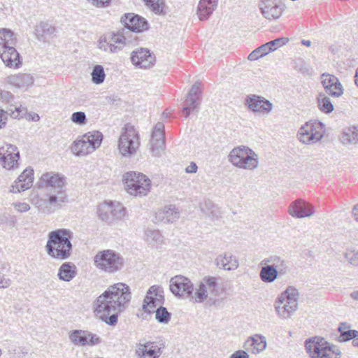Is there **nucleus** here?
<instances>
[{"mask_svg":"<svg viewBox=\"0 0 358 358\" xmlns=\"http://www.w3.org/2000/svg\"><path fill=\"white\" fill-rule=\"evenodd\" d=\"M131 299L129 287L119 282L108 287L92 303L96 317L107 324L115 326L118 315L124 311Z\"/></svg>","mask_w":358,"mask_h":358,"instance_id":"f257e3e1","label":"nucleus"},{"mask_svg":"<svg viewBox=\"0 0 358 358\" xmlns=\"http://www.w3.org/2000/svg\"><path fill=\"white\" fill-rule=\"evenodd\" d=\"M73 233L68 229L62 228L50 231L45 245L48 255L57 259H68L73 249Z\"/></svg>","mask_w":358,"mask_h":358,"instance_id":"f03ea898","label":"nucleus"},{"mask_svg":"<svg viewBox=\"0 0 358 358\" xmlns=\"http://www.w3.org/2000/svg\"><path fill=\"white\" fill-rule=\"evenodd\" d=\"M194 290L192 301L198 303L207 300L214 302L220 294L217 278L211 275L205 276L199 280Z\"/></svg>","mask_w":358,"mask_h":358,"instance_id":"7ed1b4c3","label":"nucleus"},{"mask_svg":"<svg viewBox=\"0 0 358 358\" xmlns=\"http://www.w3.org/2000/svg\"><path fill=\"white\" fill-rule=\"evenodd\" d=\"M228 159L234 166L243 169L254 170L259 165L257 154L250 148L243 145L232 149Z\"/></svg>","mask_w":358,"mask_h":358,"instance_id":"20e7f679","label":"nucleus"},{"mask_svg":"<svg viewBox=\"0 0 358 358\" xmlns=\"http://www.w3.org/2000/svg\"><path fill=\"white\" fill-rule=\"evenodd\" d=\"M123 181L126 191L132 196H145L151 188L150 180L141 173L127 172L123 176Z\"/></svg>","mask_w":358,"mask_h":358,"instance_id":"39448f33","label":"nucleus"},{"mask_svg":"<svg viewBox=\"0 0 358 358\" xmlns=\"http://www.w3.org/2000/svg\"><path fill=\"white\" fill-rule=\"evenodd\" d=\"M298 291L288 287L275 300L274 307L278 315L283 319L289 318L298 308Z\"/></svg>","mask_w":358,"mask_h":358,"instance_id":"423d86ee","label":"nucleus"},{"mask_svg":"<svg viewBox=\"0 0 358 358\" xmlns=\"http://www.w3.org/2000/svg\"><path fill=\"white\" fill-rule=\"evenodd\" d=\"M95 266L106 273H112L122 269L124 266V259L113 250L99 251L94 257Z\"/></svg>","mask_w":358,"mask_h":358,"instance_id":"0eeeda50","label":"nucleus"},{"mask_svg":"<svg viewBox=\"0 0 358 358\" xmlns=\"http://www.w3.org/2000/svg\"><path fill=\"white\" fill-rule=\"evenodd\" d=\"M97 213L102 221L113 224L124 217L126 208L119 202H104L99 205Z\"/></svg>","mask_w":358,"mask_h":358,"instance_id":"6e6552de","label":"nucleus"},{"mask_svg":"<svg viewBox=\"0 0 358 358\" xmlns=\"http://www.w3.org/2000/svg\"><path fill=\"white\" fill-rule=\"evenodd\" d=\"M103 136H83L71 145V151L76 156H85L94 152L101 145Z\"/></svg>","mask_w":358,"mask_h":358,"instance_id":"1a4fd4ad","label":"nucleus"},{"mask_svg":"<svg viewBox=\"0 0 358 358\" xmlns=\"http://www.w3.org/2000/svg\"><path fill=\"white\" fill-rule=\"evenodd\" d=\"M169 288L176 296L187 298L192 301L194 294V285L187 277L178 275L172 277L170 280Z\"/></svg>","mask_w":358,"mask_h":358,"instance_id":"9d476101","label":"nucleus"},{"mask_svg":"<svg viewBox=\"0 0 358 358\" xmlns=\"http://www.w3.org/2000/svg\"><path fill=\"white\" fill-rule=\"evenodd\" d=\"M164 301L163 288L159 285H152L146 293L142 306L143 310L145 313H153L155 308L160 307L163 304Z\"/></svg>","mask_w":358,"mask_h":358,"instance_id":"9b49d317","label":"nucleus"},{"mask_svg":"<svg viewBox=\"0 0 358 358\" xmlns=\"http://www.w3.org/2000/svg\"><path fill=\"white\" fill-rule=\"evenodd\" d=\"M315 358H341V351L325 338L315 336Z\"/></svg>","mask_w":358,"mask_h":358,"instance_id":"f8f14e48","label":"nucleus"},{"mask_svg":"<svg viewBox=\"0 0 358 358\" xmlns=\"http://www.w3.org/2000/svg\"><path fill=\"white\" fill-rule=\"evenodd\" d=\"M69 338L77 346H93L101 343V338L96 334L86 330H73Z\"/></svg>","mask_w":358,"mask_h":358,"instance_id":"ddd939ff","label":"nucleus"},{"mask_svg":"<svg viewBox=\"0 0 358 358\" xmlns=\"http://www.w3.org/2000/svg\"><path fill=\"white\" fill-rule=\"evenodd\" d=\"M164 348V345L162 343L148 341L138 344L135 354L137 358H159Z\"/></svg>","mask_w":358,"mask_h":358,"instance_id":"4468645a","label":"nucleus"},{"mask_svg":"<svg viewBox=\"0 0 358 358\" xmlns=\"http://www.w3.org/2000/svg\"><path fill=\"white\" fill-rule=\"evenodd\" d=\"M121 22L124 26V29L130 34L132 32L140 33L148 29L147 20L134 13H127L121 17Z\"/></svg>","mask_w":358,"mask_h":358,"instance_id":"2eb2a0df","label":"nucleus"},{"mask_svg":"<svg viewBox=\"0 0 358 358\" xmlns=\"http://www.w3.org/2000/svg\"><path fill=\"white\" fill-rule=\"evenodd\" d=\"M320 82L325 92L333 97H341L344 93V89L338 78L329 73H322Z\"/></svg>","mask_w":358,"mask_h":358,"instance_id":"dca6fc26","label":"nucleus"},{"mask_svg":"<svg viewBox=\"0 0 358 358\" xmlns=\"http://www.w3.org/2000/svg\"><path fill=\"white\" fill-rule=\"evenodd\" d=\"M20 153L17 147L13 145H6V148L2 147L0 149V160L3 168L8 170H13L18 167Z\"/></svg>","mask_w":358,"mask_h":358,"instance_id":"f3484780","label":"nucleus"},{"mask_svg":"<svg viewBox=\"0 0 358 358\" xmlns=\"http://www.w3.org/2000/svg\"><path fill=\"white\" fill-rule=\"evenodd\" d=\"M246 104L250 110L263 115L269 114L273 109V103L270 101L255 94L247 97Z\"/></svg>","mask_w":358,"mask_h":358,"instance_id":"a211bd4d","label":"nucleus"},{"mask_svg":"<svg viewBox=\"0 0 358 358\" xmlns=\"http://www.w3.org/2000/svg\"><path fill=\"white\" fill-rule=\"evenodd\" d=\"M131 61L136 66L148 69L153 66L155 58L148 49L141 48L132 52Z\"/></svg>","mask_w":358,"mask_h":358,"instance_id":"6ab92c4d","label":"nucleus"},{"mask_svg":"<svg viewBox=\"0 0 358 358\" xmlns=\"http://www.w3.org/2000/svg\"><path fill=\"white\" fill-rule=\"evenodd\" d=\"M33 180L34 170L31 168H27L14 182L10 192L13 193L24 192L31 187Z\"/></svg>","mask_w":358,"mask_h":358,"instance_id":"aec40b11","label":"nucleus"},{"mask_svg":"<svg viewBox=\"0 0 358 358\" xmlns=\"http://www.w3.org/2000/svg\"><path fill=\"white\" fill-rule=\"evenodd\" d=\"M138 146V136H120L118 149L122 156L126 157L134 154Z\"/></svg>","mask_w":358,"mask_h":358,"instance_id":"412c9836","label":"nucleus"},{"mask_svg":"<svg viewBox=\"0 0 358 358\" xmlns=\"http://www.w3.org/2000/svg\"><path fill=\"white\" fill-rule=\"evenodd\" d=\"M0 57L7 67L17 69L21 62L20 54L13 46H4L0 50Z\"/></svg>","mask_w":358,"mask_h":358,"instance_id":"4be33fe9","label":"nucleus"},{"mask_svg":"<svg viewBox=\"0 0 358 358\" xmlns=\"http://www.w3.org/2000/svg\"><path fill=\"white\" fill-rule=\"evenodd\" d=\"M216 266L224 271H235L239 266V262L236 256L230 252H224L217 256L215 259Z\"/></svg>","mask_w":358,"mask_h":358,"instance_id":"5701e85b","label":"nucleus"},{"mask_svg":"<svg viewBox=\"0 0 358 358\" xmlns=\"http://www.w3.org/2000/svg\"><path fill=\"white\" fill-rule=\"evenodd\" d=\"M243 348L252 354H259L266 348V337L261 334H255L250 336L245 341Z\"/></svg>","mask_w":358,"mask_h":358,"instance_id":"b1692460","label":"nucleus"},{"mask_svg":"<svg viewBox=\"0 0 358 358\" xmlns=\"http://www.w3.org/2000/svg\"><path fill=\"white\" fill-rule=\"evenodd\" d=\"M259 8L264 17L268 20L279 18L282 13V8L273 0H262Z\"/></svg>","mask_w":358,"mask_h":358,"instance_id":"393cba45","label":"nucleus"},{"mask_svg":"<svg viewBox=\"0 0 358 358\" xmlns=\"http://www.w3.org/2000/svg\"><path fill=\"white\" fill-rule=\"evenodd\" d=\"M180 217V212L174 205H169L159 209L155 215L157 222L164 223L173 222Z\"/></svg>","mask_w":358,"mask_h":358,"instance_id":"a878e982","label":"nucleus"},{"mask_svg":"<svg viewBox=\"0 0 358 358\" xmlns=\"http://www.w3.org/2000/svg\"><path fill=\"white\" fill-rule=\"evenodd\" d=\"M289 214L297 218L310 217L313 212L310 206L301 200H296L293 202L289 208Z\"/></svg>","mask_w":358,"mask_h":358,"instance_id":"bb28decb","label":"nucleus"},{"mask_svg":"<svg viewBox=\"0 0 358 358\" xmlns=\"http://www.w3.org/2000/svg\"><path fill=\"white\" fill-rule=\"evenodd\" d=\"M165 136H151L149 150L152 157H162L166 150Z\"/></svg>","mask_w":358,"mask_h":358,"instance_id":"cd10ccee","label":"nucleus"},{"mask_svg":"<svg viewBox=\"0 0 358 358\" xmlns=\"http://www.w3.org/2000/svg\"><path fill=\"white\" fill-rule=\"evenodd\" d=\"M218 0H200L197 7V15L200 20L209 17L217 6Z\"/></svg>","mask_w":358,"mask_h":358,"instance_id":"c85d7f7f","label":"nucleus"},{"mask_svg":"<svg viewBox=\"0 0 358 358\" xmlns=\"http://www.w3.org/2000/svg\"><path fill=\"white\" fill-rule=\"evenodd\" d=\"M135 38L136 36L127 33V31L123 29L122 31L113 34L110 43V44H114V46L119 48L118 51H120L124 45L132 43L133 40Z\"/></svg>","mask_w":358,"mask_h":358,"instance_id":"c756f323","label":"nucleus"},{"mask_svg":"<svg viewBox=\"0 0 358 358\" xmlns=\"http://www.w3.org/2000/svg\"><path fill=\"white\" fill-rule=\"evenodd\" d=\"M41 180L47 187L57 189V188H64L66 179L59 173H46L42 175Z\"/></svg>","mask_w":358,"mask_h":358,"instance_id":"7c9ffc66","label":"nucleus"},{"mask_svg":"<svg viewBox=\"0 0 358 358\" xmlns=\"http://www.w3.org/2000/svg\"><path fill=\"white\" fill-rule=\"evenodd\" d=\"M6 80L10 85L18 88L30 86L34 83L32 76L27 73L11 75L7 77Z\"/></svg>","mask_w":358,"mask_h":358,"instance_id":"2f4dec72","label":"nucleus"},{"mask_svg":"<svg viewBox=\"0 0 358 358\" xmlns=\"http://www.w3.org/2000/svg\"><path fill=\"white\" fill-rule=\"evenodd\" d=\"M34 31L38 41L45 42L47 37L55 33V28L48 22H41L36 26Z\"/></svg>","mask_w":358,"mask_h":358,"instance_id":"473e14b6","label":"nucleus"},{"mask_svg":"<svg viewBox=\"0 0 358 358\" xmlns=\"http://www.w3.org/2000/svg\"><path fill=\"white\" fill-rule=\"evenodd\" d=\"M261 264H268L274 267L280 275H283L286 273L287 269V262L282 257L273 255L268 258H265L261 262Z\"/></svg>","mask_w":358,"mask_h":358,"instance_id":"72a5a7b5","label":"nucleus"},{"mask_svg":"<svg viewBox=\"0 0 358 358\" xmlns=\"http://www.w3.org/2000/svg\"><path fill=\"white\" fill-rule=\"evenodd\" d=\"M27 114V109L21 107H15L14 110L8 109L7 111L0 108V129L5 127L8 115L13 118H21Z\"/></svg>","mask_w":358,"mask_h":358,"instance_id":"f704fd0d","label":"nucleus"},{"mask_svg":"<svg viewBox=\"0 0 358 358\" xmlns=\"http://www.w3.org/2000/svg\"><path fill=\"white\" fill-rule=\"evenodd\" d=\"M262 266L259 272V278L261 280L265 283H272L278 277L280 273L278 270L268 264H261Z\"/></svg>","mask_w":358,"mask_h":358,"instance_id":"c9c22d12","label":"nucleus"},{"mask_svg":"<svg viewBox=\"0 0 358 358\" xmlns=\"http://www.w3.org/2000/svg\"><path fill=\"white\" fill-rule=\"evenodd\" d=\"M76 275V267L70 262H65L61 265L58 271L59 280L69 282Z\"/></svg>","mask_w":358,"mask_h":358,"instance_id":"e433bc0d","label":"nucleus"},{"mask_svg":"<svg viewBox=\"0 0 358 358\" xmlns=\"http://www.w3.org/2000/svg\"><path fill=\"white\" fill-rule=\"evenodd\" d=\"M199 208L203 213L212 219L218 218L221 216L220 208L216 206L210 199H206L199 205Z\"/></svg>","mask_w":358,"mask_h":358,"instance_id":"4c0bfd02","label":"nucleus"},{"mask_svg":"<svg viewBox=\"0 0 358 358\" xmlns=\"http://www.w3.org/2000/svg\"><path fill=\"white\" fill-rule=\"evenodd\" d=\"M317 106L320 111L329 114L334 110V105L329 96L321 92L317 97Z\"/></svg>","mask_w":358,"mask_h":358,"instance_id":"58836bf2","label":"nucleus"},{"mask_svg":"<svg viewBox=\"0 0 358 358\" xmlns=\"http://www.w3.org/2000/svg\"><path fill=\"white\" fill-rule=\"evenodd\" d=\"M15 43L16 38L10 29L6 28L0 29V44L2 47L13 46Z\"/></svg>","mask_w":358,"mask_h":358,"instance_id":"ea45409f","label":"nucleus"},{"mask_svg":"<svg viewBox=\"0 0 358 358\" xmlns=\"http://www.w3.org/2000/svg\"><path fill=\"white\" fill-rule=\"evenodd\" d=\"M145 239L150 244L164 243V237L158 230L155 229H147L145 231Z\"/></svg>","mask_w":358,"mask_h":358,"instance_id":"a19ab883","label":"nucleus"},{"mask_svg":"<svg viewBox=\"0 0 358 358\" xmlns=\"http://www.w3.org/2000/svg\"><path fill=\"white\" fill-rule=\"evenodd\" d=\"M56 194L50 195L48 201L50 204L57 205L60 206L62 203H64L67 200V195L64 190V188H57L55 189Z\"/></svg>","mask_w":358,"mask_h":358,"instance_id":"79ce46f5","label":"nucleus"},{"mask_svg":"<svg viewBox=\"0 0 358 358\" xmlns=\"http://www.w3.org/2000/svg\"><path fill=\"white\" fill-rule=\"evenodd\" d=\"M145 5L152 10L155 14L162 15L165 14L164 0H143Z\"/></svg>","mask_w":358,"mask_h":358,"instance_id":"37998d69","label":"nucleus"},{"mask_svg":"<svg viewBox=\"0 0 358 358\" xmlns=\"http://www.w3.org/2000/svg\"><path fill=\"white\" fill-rule=\"evenodd\" d=\"M92 81L96 85H100L104 82L106 73L103 67L101 65H95L91 73Z\"/></svg>","mask_w":358,"mask_h":358,"instance_id":"c03bdc74","label":"nucleus"},{"mask_svg":"<svg viewBox=\"0 0 358 358\" xmlns=\"http://www.w3.org/2000/svg\"><path fill=\"white\" fill-rule=\"evenodd\" d=\"M200 102L199 101L198 97L187 96L182 111L185 114V117H187L190 112L196 110Z\"/></svg>","mask_w":358,"mask_h":358,"instance_id":"a18cd8bd","label":"nucleus"},{"mask_svg":"<svg viewBox=\"0 0 358 358\" xmlns=\"http://www.w3.org/2000/svg\"><path fill=\"white\" fill-rule=\"evenodd\" d=\"M154 312H155V318L159 322L167 324L171 320V315L165 307L161 306Z\"/></svg>","mask_w":358,"mask_h":358,"instance_id":"49530a36","label":"nucleus"},{"mask_svg":"<svg viewBox=\"0 0 358 358\" xmlns=\"http://www.w3.org/2000/svg\"><path fill=\"white\" fill-rule=\"evenodd\" d=\"M288 41V38H278L275 40L266 43V46H264V48H268L269 52L274 51L282 45H285Z\"/></svg>","mask_w":358,"mask_h":358,"instance_id":"de8ad7c7","label":"nucleus"},{"mask_svg":"<svg viewBox=\"0 0 358 358\" xmlns=\"http://www.w3.org/2000/svg\"><path fill=\"white\" fill-rule=\"evenodd\" d=\"M264 46H266V43L256 48L254 51H252L248 55V59L250 61L256 60L259 57H262L267 55L268 52H270L268 48H264Z\"/></svg>","mask_w":358,"mask_h":358,"instance_id":"09e8293b","label":"nucleus"},{"mask_svg":"<svg viewBox=\"0 0 358 358\" xmlns=\"http://www.w3.org/2000/svg\"><path fill=\"white\" fill-rule=\"evenodd\" d=\"M345 259L352 266L358 267V251L349 250L344 254Z\"/></svg>","mask_w":358,"mask_h":358,"instance_id":"8fccbe9b","label":"nucleus"},{"mask_svg":"<svg viewBox=\"0 0 358 358\" xmlns=\"http://www.w3.org/2000/svg\"><path fill=\"white\" fill-rule=\"evenodd\" d=\"M295 68L303 74H310V66L302 59H298L295 61Z\"/></svg>","mask_w":358,"mask_h":358,"instance_id":"3c124183","label":"nucleus"},{"mask_svg":"<svg viewBox=\"0 0 358 358\" xmlns=\"http://www.w3.org/2000/svg\"><path fill=\"white\" fill-rule=\"evenodd\" d=\"M358 336V331L357 330H348L343 331L342 334H340L338 341L341 342H345L352 338H355Z\"/></svg>","mask_w":358,"mask_h":358,"instance_id":"603ef678","label":"nucleus"},{"mask_svg":"<svg viewBox=\"0 0 358 358\" xmlns=\"http://www.w3.org/2000/svg\"><path fill=\"white\" fill-rule=\"evenodd\" d=\"M114 44H110V43H107L106 40L101 39L99 42V48L100 49H103L106 52L115 53L118 52L119 48L114 46Z\"/></svg>","mask_w":358,"mask_h":358,"instance_id":"864d4df0","label":"nucleus"},{"mask_svg":"<svg viewBox=\"0 0 358 358\" xmlns=\"http://www.w3.org/2000/svg\"><path fill=\"white\" fill-rule=\"evenodd\" d=\"M339 141L344 145H356L358 143V136H340Z\"/></svg>","mask_w":358,"mask_h":358,"instance_id":"5fc2aeb1","label":"nucleus"},{"mask_svg":"<svg viewBox=\"0 0 358 358\" xmlns=\"http://www.w3.org/2000/svg\"><path fill=\"white\" fill-rule=\"evenodd\" d=\"M71 120L73 122L78 124H85L86 122L85 113L81 111L75 112L71 115Z\"/></svg>","mask_w":358,"mask_h":358,"instance_id":"6e6d98bb","label":"nucleus"},{"mask_svg":"<svg viewBox=\"0 0 358 358\" xmlns=\"http://www.w3.org/2000/svg\"><path fill=\"white\" fill-rule=\"evenodd\" d=\"M298 134H313V122L311 121L306 122L304 126L301 127Z\"/></svg>","mask_w":358,"mask_h":358,"instance_id":"4d7b16f0","label":"nucleus"},{"mask_svg":"<svg viewBox=\"0 0 358 358\" xmlns=\"http://www.w3.org/2000/svg\"><path fill=\"white\" fill-rule=\"evenodd\" d=\"M13 206L16 210L20 213L27 212L30 209V206L27 203H14Z\"/></svg>","mask_w":358,"mask_h":358,"instance_id":"13d9d810","label":"nucleus"},{"mask_svg":"<svg viewBox=\"0 0 358 358\" xmlns=\"http://www.w3.org/2000/svg\"><path fill=\"white\" fill-rule=\"evenodd\" d=\"M200 83H196L192 85L191 87V90H189L188 94L187 96H192V97H198L199 95L201 94V90L199 89Z\"/></svg>","mask_w":358,"mask_h":358,"instance_id":"bf43d9fd","label":"nucleus"},{"mask_svg":"<svg viewBox=\"0 0 358 358\" xmlns=\"http://www.w3.org/2000/svg\"><path fill=\"white\" fill-rule=\"evenodd\" d=\"M93 6L98 8H104L110 5V0H87Z\"/></svg>","mask_w":358,"mask_h":358,"instance_id":"052dcab7","label":"nucleus"},{"mask_svg":"<svg viewBox=\"0 0 358 358\" xmlns=\"http://www.w3.org/2000/svg\"><path fill=\"white\" fill-rule=\"evenodd\" d=\"M305 347L310 357L313 358V351L312 350V348H313V337H310L306 341Z\"/></svg>","mask_w":358,"mask_h":358,"instance_id":"680f3d73","label":"nucleus"},{"mask_svg":"<svg viewBox=\"0 0 358 358\" xmlns=\"http://www.w3.org/2000/svg\"><path fill=\"white\" fill-rule=\"evenodd\" d=\"M152 134H165V127L162 122H157L152 131Z\"/></svg>","mask_w":358,"mask_h":358,"instance_id":"e2e57ef3","label":"nucleus"},{"mask_svg":"<svg viewBox=\"0 0 358 358\" xmlns=\"http://www.w3.org/2000/svg\"><path fill=\"white\" fill-rule=\"evenodd\" d=\"M136 129L134 126L132 124L127 123L124 125V127L122 128V134H137L136 133Z\"/></svg>","mask_w":358,"mask_h":358,"instance_id":"0e129e2a","label":"nucleus"},{"mask_svg":"<svg viewBox=\"0 0 358 358\" xmlns=\"http://www.w3.org/2000/svg\"><path fill=\"white\" fill-rule=\"evenodd\" d=\"M11 281L6 278L4 275L0 271V288H7L10 285Z\"/></svg>","mask_w":358,"mask_h":358,"instance_id":"69168bd1","label":"nucleus"},{"mask_svg":"<svg viewBox=\"0 0 358 358\" xmlns=\"http://www.w3.org/2000/svg\"><path fill=\"white\" fill-rule=\"evenodd\" d=\"M230 358H249V355L245 350H238L233 353Z\"/></svg>","mask_w":358,"mask_h":358,"instance_id":"338daca9","label":"nucleus"},{"mask_svg":"<svg viewBox=\"0 0 358 358\" xmlns=\"http://www.w3.org/2000/svg\"><path fill=\"white\" fill-rule=\"evenodd\" d=\"M186 173H196L198 171V166L194 162H190L189 165L185 168Z\"/></svg>","mask_w":358,"mask_h":358,"instance_id":"774afa93","label":"nucleus"}]
</instances>
